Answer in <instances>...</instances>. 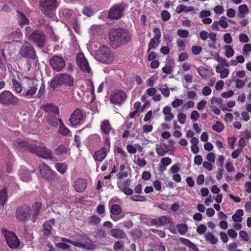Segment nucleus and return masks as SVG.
I'll list each match as a JSON object with an SVG mask.
<instances>
[{"mask_svg":"<svg viewBox=\"0 0 251 251\" xmlns=\"http://www.w3.org/2000/svg\"><path fill=\"white\" fill-rule=\"evenodd\" d=\"M110 44L114 48L124 45L131 39L130 32L125 28L111 29L109 33Z\"/></svg>","mask_w":251,"mask_h":251,"instance_id":"1","label":"nucleus"},{"mask_svg":"<svg viewBox=\"0 0 251 251\" xmlns=\"http://www.w3.org/2000/svg\"><path fill=\"white\" fill-rule=\"evenodd\" d=\"M65 85L73 86L74 79L70 75L66 74H59L55 75L50 82V86L53 90H56L60 86Z\"/></svg>","mask_w":251,"mask_h":251,"instance_id":"2","label":"nucleus"},{"mask_svg":"<svg viewBox=\"0 0 251 251\" xmlns=\"http://www.w3.org/2000/svg\"><path fill=\"white\" fill-rule=\"evenodd\" d=\"M96 58L101 63L110 64L113 61L114 57L110 49L108 47L103 45L97 51Z\"/></svg>","mask_w":251,"mask_h":251,"instance_id":"3","label":"nucleus"},{"mask_svg":"<svg viewBox=\"0 0 251 251\" xmlns=\"http://www.w3.org/2000/svg\"><path fill=\"white\" fill-rule=\"evenodd\" d=\"M127 7L128 4L123 2L114 4L109 10L108 18L111 20L122 18L125 14V10Z\"/></svg>","mask_w":251,"mask_h":251,"instance_id":"4","label":"nucleus"},{"mask_svg":"<svg viewBox=\"0 0 251 251\" xmlns=\"http://www.w3.org/2000/svg\"><path fill=\"white\" fill-rule=\"evenodd\" d=\"M43 13L50 18H53L55 14L58 2L56 0H45L41 2Z\"/></svg>","mask_w":251,"mask_h":251,"instance_id":"5","label":"nucleus"},{"mask_svg":"<svg viewBox=\"0 0 251 251\" xmlns=\"http://www.w3.org/2000/svg\"><path fill=\"white\" fill-rule=\"evenodd\" d=\"M19 102V99L9 91H4L0 94V103L1 104L16 105Z\"/></svg>","mask_w":251,"mask_h":251,"instance_id":"6","label":"nucleus"},{"mask_svg":"<svg viewBox=\"0 0 251 251\" xmlns=\"http://www.w3.org/2000/svg\"><path fill=\"white\" fill-rule=\"evenodd\" d=\"M1 232L4 235L7 244L10 248L15 249L19 247L20 240L13 232L2 229Z\"/></svg>","mask_w":251,"mask_h":251,"instance_id":"7","label":"nucleus"},{"mask_svg":"<svg viewBox=\"0 0 251 251\" xmlns=\"http://www.w3.org/2000/svg\"><path fill=\"white\" fill-rule=\"evenodd\" d=\"M28 39L40 48H43L45 46V36L41 31H34L29 35Z\"/></svg>","mask_w":251,"mask_h":251,"instance_id":"8","label":"nucleus"},{"mask_svg":"<svg viewBox=\"0 0 251 251\" xmlns=\"http://www.w3.org/2000/svg\"><path fill=\"white\" fill-rule=\"evenodd\" d=\"M31 207L28 205L19 206L16 211V218L21 222L28 220L30 217Z\"/></svg>","mask_w":251,"mask_h":251,"instance_id":"9","label":"nucleus"},{"mask_svg":"<svg viewBox=\"0 0 251 251\" xmlns=\"http://www.w3.org/2000/svg\"><path fill=\"white\" fill-rule=\"evenodd\" d=\"M85 116L82 110L79 108H76L71 114L69 118V121L73 126L81 125L85 121Z\"/></svg>","mask_w":251,"mask_h":251,"instance_id":"10","label":"nucleus"},{"mask_svg":"<svg viewBox=\"0 0 251 251\" xmlns=\"http://www.w3.org/2000/svg\"><path fill=\"white\" fill-rule=\"evenodd\" d=\"M126 97V94L123 90L118 89L111 93L110 100L113 104H121L125 101Z\"/></svg>","mask_w":251,"mask_h":251,"instance_id":"11","label":"nucleus"},{"mask_svg":"<svg viewBox=\"0 0 251 251\" xmlns=\"http://www.w3.org/2000/svg\"><path fill=\"white\" fill-rule=\"evenodd\" d=\"M34 152L32 153L45 159H52L53 158L51 151L44 146H35Z\"/></svg>","mask_w":251,"mask_h":251,"instance_id":"12","label":"nucleus"},{"mask_svg":"<svg viewBox=\"0 0 251 251\" xmlns=\"http://www.w3.org/2000/svg\"><path fill=\"white\" fill-rule=\"evenodd\" d=\"M50 63L52 69L56 72L62 71L65 66L64 59L62 56L56 55H54L50 58Z\"/></svg>","mask_w":251,"mask_h":251,"instance_id":"13","label":"nucleus"},{"mask_svg":"<svg viewBox=\"0 0 251 251\" xmlns=\"http://www.w3.org/2000/svg\"><path fill=\"white\" fill-rule=\"evenodd\" d=\"M41 176L48 181L54 180L56 173L51 170L46 164L43 163L39 166Z\"/></svg>","mask_w":251,"mask_h":251,"instance_id":"14","label":"nucleus"},{"mask_svg":"<svg viewBox=\"0 0 251 251\" xmlns=\"http://www.w3.org/2000/svg\"><path fill=\"white\" fill-rule=\"evenodd\" d=\"M27 88H24L23 96L27 99H31L36 94L37 90V81H29Z\"/></svg>","mask_w":251,"mask_h":251,"instance_id":"15","label":"nucleus"},{"mask_svg":"<svg viewBox=\"0 0 251 251\" xmlns=\"http://www.w3.org/2000/svg\"><path fill=\"white\" fill-rule=\"evenodd\" d=\"M19 53L22 57L26 58L34 59L37 57L35 50L31 46H23L20 48Z\"/></svg>","mask_w":251,"mask_h":251,"instance_id":"16","label":"nucleus"},{"mask_svg":"<svg viewBox=\"0 0 251 251\" xmlns=\"http://www.w3.org/2000/svg\"><path fill=\"white\" fill-rule=\"evenodd\" d=\"M76 62L79 68L84 71L90 74L91 69L88 62L84 57V54L79 53L77 55Z\"/></svg>","mask_w":251,"mask_h":251,"instance_id":"17","label":"nucleus"},{"mask_svg":"<svg viewBox=\"0 0 251 251\" xmlns=\"http://www.w3.org/2000/svg\"><path fill=\"white\" fill-rule=\"evenodd\" d=\"M14 145L17 147L23 149L29 152L32 153L34 152V148L35 145L30 144L28 142L24 139H18L14 143Z\"/></svg>","mask_w":251,"mask_h":251,"instance_id":"18","label":"nucleus"},{"mask_svg":"<svg viewBox=\"0 0 251 251\" xmlns=\"http://www.w3.org/2000/svg\"><path fill=\"white\" fill-rule=\"evenodd\" d=\"M122 211L121 206L117 204H113L110 208V218L115 222H117L124 217V216L119 217Z\"/></svg>","mask_w":251,"mask_h":251,"instance_id":"19","label":"nucleus"},{"mask_svg":"<svg viewBox=\"0 0 251 251\" xmlns=\"http://www.w3.org/2000/svg\"><path fill=\"white\" fill-rule=\"evenodd\" d=\"M87 186V181L82 178H77L74 182L73 186L75 190L78 193H82Z\"/></svg>","mask_w":251,"mask_h":251,"instance_id":"20","label":"nucleus"},{"mask_svg":"<svg viewBox=\"0 0 251 251\" xmlns=\"http://www.w3.org/2000/svg\"><path fill=\"white\" fill-rule=\"evenodd\" d=\"M108 151H109V149H107L106 147H102L94 152V159L96 161L102 162L105 158Z\"/></svg>","mask_w":251,"mask_h":251,"instance_id":"21","label":"nucleus"},{"mask_svg":"<svg viewBox=\"0 0 251 251\" xmlns=\"http://www.w3.org/2000/svg\"><path fill=\"white\" fill-rule=\"evenodd\" d=\"M69 151L67 147L64 145H60L54 150V153L61 160H63L65 159V155Z\"/></svg>","mask_w":251,"mask_h":251,"instance_id":"22","label":"nucleus"},{"mask_svg":"<svg viewBox=\"0 0 251 251\" xmlns=\"http://www.w3.org/2000/svg\"><path fill=\"white\" fill-rule=\"evenodd\" d=\"M58 114H48L46 118V122L51 126L57 127L58 125V121L60 122V120H61L57 118Z\"/></svg>","mask_w":251,"mask_h":251,"instance_id":"23","label":"nucleus"},{"mask_svg":"<svg viewBox=\"0 0 251 251\" xmlns=\"http://www.w3.org/2000/svg\"><path fill=\"white\" fill-rule=\"evenodd\" d=\"M42 204L40 202H36L32 205L31 208L32 211V221L35 222L37 217L39 215L42 209Z\"/></svg>","mask_w":251,"mask_h":251,"instance_id":"24","label":"nucleus"},{"mask_svg":"<svg viewBox=\"0 0 251 251\" xmlns=\"http://www.w3.org/2000/svg\"><path fill=\"white\" fill-rule=\"evenodd\" d=\"M110 233L112 237L117 239H124L126 237V233L121 229L113 228Z\"/></svg>","mask_w":251,"mask_h":251,"instance_id":"25","label":"nucleus"},{"mask_svg":"<svg viewBox=\"0 0 251 251\" xmlns=\"http://www.w3.org/2000/svg\"><path fill=\"white\" fill-rule=\"evenodd\" d=\"M100 129L105 134L109 133L112 130V127L108 120H103L101 122Z\"/></svg>","mask_w":251,"mask_h":251,"instance_id":"26","label":"nucleus"},{"mask_svg":"<svg viewBox=\"0 0 251 251\" xmlns=\"http://www.w3.org/2000/svg\"><path fill=\"white\" fill-rule=\"evenodd\" d=\"M17 16L19 24L21 26L25 24H29V20L25 16L23 13L18 10L17 11Z\"/></svg>","mask_w":251,"mask_h":251,"instance_id":"27","label":"nucleus"},{"mask_svg":"<svg viewBox=\"0 0 251 251\" xmlns=\"http://www.w3.org/2000/svg\"><path fill=\"white\" fill-rule=\"evenodd\" d=\"M11 82L13 91L17 94L21 93L23 91V87L21 82L15 78L12 79Z\"/></svg>","mask_w":251,"mask_h":251,"instance_id":"28","label":"nucleus"},{"mask_svg":"<svg viewBox=\"0 0 251 251\" xmlns=\"http://www.w3.org/2000/svg\"><path fill=\"white\" fill-rule=\"evenodd\" d=\"M84 249L89 250H93L96 248L97 246L95 245L93 241L89 237H85L84 238Z\"/></svg>","mask_w":251,"mask_h":251,"instance_id":"29","label":"nucleus"},{"mask_svg":"<svg viewBox=\"0 0 251 251\" xmlns=\"http://www.w3.org/2000/svg\"><path fill=\"white\" fill-rule=\"evenodd\" d=\"M160 43V40L156 39L155 38H152L151 39L150 42L148 44V49L147 52H149L151 50L156 49Z\"/></svg>","mask_w":251,"mask_h":251,"instance_id":"30","label":"nucleus"},{"mask_svg":"<svg viewBox=\"0 0 251 251\" xmlns=\"http://www.w3.org/2000/svg\"><path fill=\"white\" fill-rule=\"evenodd\" d=\"M56 170L61 174H64L68 169V166L65 163H56L55 164Z\"/></svg>","mask_w":251,"mask_h":251,"instance_id":"31","label":"nucleus"},{"mask_svg":"<svg viewBox=\"0 0 251 251\" xmlns=\"http://www.w3.org/2000/svg\"><path fill=\"white\" fill-rule=\"evenodd\" d=\"M8 200L7 189L4 188L0 191V204L3 206Z\"/></svg>","mask_w":251,"mask_h":251,"instance_id":"32","label":"nucleus"},{"mask_svg":"<svg viewBox=\"0 0 251 251\" xmlns=\"http://www.w3.org/2000/svg\"><path fill=\"white\" fill-rule=\"evenodd\" d=\"M243 214V210L241 209H238L236 211L235 213L232 216V219L234 222L240 223L243 220L242 216Z\"/></svg>","mask_w":251,"mask_h":251,"instance_id":"33","label":"nucleus"},{"mask_svg":"<svg viewBox=\"0 0 251 251\" xmlns=\"http://www.w3.org/2000/svg\"><path fill=\"white\" fill-rule=\"evenodd\" d=\"M149 246L151 249L155 251H166L164 246L161 243L156 244L154 242H151Z\"/></svg>","mask_w":251,"mask_h":251,"instance_id":"34","label":"nucleus"},{"mask_svg":"<svg viewBox=\"0 0 251 251\" xmlns=\"http://www.w3.org/2000/svg\"><path fill=\"white\" fill-rule=\"evenodd\" d=\"M44 109L48 114L59 113V109L57 107L51 104H47L45 105Z\"/></svg>","mask_w":251,"mask_h":251,"instance_id":"35","label":"nucleus"},{"mask_svg":"<svg viewBox=\"0 0 251 251\" xmlns=\"http://www.w3.org/2000/svg\"><path fill=\"white\" fill-rule=\"evenodd\" d=\"M58 132L62 135L66 136L70 132L69 129L64 126L61 120H60V126Z\"/></svg>","mask_w":251,"mask_h":251,"instance_id":"36","label":"nucleus"},{"mask_svg":"<svg viewBox=\"0 0 251 251\" xmlns=\"http://www.w3.org/2000/svg\"><path fill=\"white\" fill-rule=\"evenodd\" d=\"M205 239L206 241H208L211 244H216L218 242L217 238L215 237L214 235L210 232L205 234Z\"/></svg>","mask_w":251,"mask_h":251,"instance_id":"37","label":"nucleus"},{"mask_svg":"<svg viewBox=\"0 0 251 251\" xmlns=\"http://www.w3.org/2000/svg\"><path fill=\"white\" fill-rule=\"evenodd\" d=\"M52 225L50 222H46L43 225V232L45 235H49L51 233Z\"/></svg>","mask_w":251,"mask_h":251,"instance_id":"38","label":"nucleus"},{"mask_svg":"<svg viewBox=\"0 0 251 251\" xmlns=\"http://www.w3.org/2000/svg\"><path fill=\"white\" fill-rule=\"evenodd\" d=\"M178 232L180 235H184L188 230V226L186 224H178L176 225Z\"/></svg>","mask_w":251,"mask_h":251,"instance_id":"39","label":"nucleus"},{"mask_svg":"<svg viewBox=\"0 0 251 251\" xmlns=\"http://www.w3.org/2000/svg\"><path fill=\"white\" fill-rule=\"evenodd\" d=\"M212 129L217 132H222L225 128L224 125L220 121H216L215 124L212 126Z\"/></svg>","mask_w":251,"mask_h":251,"instance_id":"40","label":"nucleus"},{"mask_svg":"<svg viewBox=\"0 0 251 251\" xmlns=\"http://www.w3.org/2000/svg\"><path fill=\"white\" fill-rule=\"evenodd\" d=\"M95 236L100 238H105L107 236L106 231L102 228H98L95 231Z\"/></svg>","mask_w":251,"mask_h":251,"instance_id":"41","label":"nucleus"},{"mask_svg":"<svg viewBox=\"0 0 251 251\" xmlns=\"http://www.w3.org/2000/svg\"><path fill=\"white\" fill-rule=\"evenodd\" d=\"M224 49H226L225 55L227 57L230 58L233 55L234 52L231 46L230 45H226Z\"/></svg>","mask_w":251,"mask_h":251,"instance_id":"42","label":"nucleus"},{"mask_svg":"<svg viewBox=\"0 0 251 251\" xmlns=\"http://www.w3.org/2000/svg\"><path fill=\"white\" fill-rule=\"evenodd\" d=\"M180 240L184 245L187 246L188 247L193 250L196 249V247L195 245L189 240L185 238H181Z\"/></svg>","mask_w":251,"mask_h":251,"instance_id":"43","label":"nucleus"},{"mask_svg":"<svg viewBox=\"0 0 251 251\" xmlns=\"http://www.w3.org/2000/svg\"><path fill=\"white\" fill-rule=\"evenodd\" d=\"M157 222L159 223V226L166 225L170 223V220L168 216H161L157 219Z\"/></svg>","mask_w":251,"mask_h":251,"instance_id":"44","label":"nucleus"},{"mask_svg":"<svg viewBox=\"0 0 251 251\" xmlns=\"http://www.w3.org/2000/svg\"><path fill=\"white\" fill-rule=\"evenodd\" d=\"M239 11L241 15H239L240 18L244 17V14L249 12V9L246 4H242L239 6Z\"/></svg>","mask_w":251,"mask_h":251,"instance_id":"45","label":"nucleus"},{"mask_svg":"<svg viewBox=\"0 0 251 251\" xmlns=\"http://www.w3.org/2000/svg\"><path fill=\"white\" fill-rule=\"evenodd\" d=\"M163 39L167 46L170 47H173V39L169 34H166L163 35Z\"/></svg>","mask_w":251,"mask_h":251,"instance_id":"46","label":"nucleus"},{"mask_svg":"<svg viewBox=\"0 0 251 251\" xmlns=\"http://www.w3.org/2000/svg\"><path fill=\"white\" fill-rule=\"evenodd\" d=\"M198 71L199 75L202 78H205L207 76L208 70L203 66L198 68Z\"/></svg>","mask_w":251,"mask_h":251,"instance_id":"47","label":"nucleus"},{"mask_svg":"<svg viewBox=\"0 0 251 251\" xmlns=\"http://www.w3.org/2000/svg\"><path fill=\"white\" fill-rule=\"evenodd\" d=\"M156 151L159 156H163L167 152V151L163 149L161 145L158 144L156 145Z\"/></svg>","mask_w":251,"mask_h":251,"instance_id":"48","label":"nucleus"},{"mask_svg":"<svg viewBox=\"0 0 251 251\" xmlns=\"http://www.w3.org/2000/svg\"><path fill=\"white\" fill-rule=\"evenodd\" d=\"M130 199L134 201H147L144 196L141 195H132L130 196Z\"/></svg>","mask_w":251,"mask_h":251,"instance_id":"49","label":"nucleus"},{"mask_svg":"<svg viewBox=\"0 0 251 251\" xmlns=\"http://www.w3.org/2000/svg\"><path fill=\"white\" fill-rule=\"evenodd\" d=\"M226 18L223 16L221 17L219 21V25L224 28H227L228 26V24L226 22Z\"/></svg>","mask_w":251,"mask_h":251,"instance_id":"50","label":"nucleus"},{"mask_svg":"<svg viewBox=\"0 0 251 251\" xmlns=\"http://www.w3.org/2000/svg\"><path fill=\"white\" fill-rule=\"evenodd\" d=\"M101 222L100 218L97 215H93L90 218L89 223L92 224H98Z\"/></svg>","mask_w":251,"mask_h":251,"instance_id":"51","label":"nucleus"},{"mask_svg":"<svg viewBox=\"0 0 251 251\" xmlns=\"http://www.w3.org/2000/svg\"><path fill=\"white\" fill-rule=\"evenodd\" d=\"M83 15L88 17H90L93 13V10L89 7H84L82 11Z\"/></svg>","mask_w":251,"mask_h":251,"instance_id":"52","label":"nucleus"},{"mask_svg":"<svg viewBox=\"0 0 251 251\" xmlns=\"http://www.w3.org/2000/svg\"><path fill=\"white\" fill-rule=\"evenodd\" d=\"M161 17L164 21H168L171 18V15L169 12L167 10H163L161 12Z\"/></svg>","mask_w":251,"mask_h":251,"instance_id":"53","label":"nucleus"},{"mask_svg":"<svg viewBox=\"0 0 251 251\" xmlns=\"http://www.w3.org/2000/svg\"><path fill=\"white\" fill-rule=\"evenodd\" d=\"M121 191L127 196H132L133 193V191L132 189L126 186H124L122 189Z\"/></svg>","mask_w":251,"mask_h":251,"instance_id":"54","label":"nucleus"},{"mask_svg":"<svg viewBox=\"0 0 251 251\" xmlns=\"http://www.w3.org/2000/svg\"><path fill=\"white\" fill-rule=\"evenodd\" d=\"M177 35L181 38H186L189 35V32L187 30L178 29L177 31Z\"/></svg>","mask_w":251,"mask_h":251,"instance_id":"55","label":"nucleus"},{"mask_svg":"<svg viewBox=\"0 0 251 251\" xmlns=\"http://www.w3.org/2000/svg\"><path fill=\"white\" fill-rule=\"evenodd\" d=\"M178 121L181 124H184L186 122V115L184 113H179L177 116Z\"/></svg>","mask_w":251,"mask_h":251,"instance_id":"56","label":"nucleus"},{"mask_svg":"<svg viewBox=\"0 0 251 251\" xmlns=\"http://www.w3.org/2000/svg\"><path fill=\"white\" fill-rule=\"evenodd\" d=\"M207 227L205 225L201 224L197 227V232L200 234H202L206 231Z\"/></svg>","mask_w":251,"mask_h":251,"instance_id":"57","label":"nucleus"},{"mask_svg":"<svg viewBox=\"0 0 251 251\" xmlns=\"http://www.w3.org/2000/svg\"><path fill=\"white\" fill-rule=\"evenodd\" d=\"M183 103V101L181 99H176L172 102V105L174 108H176L181 105Z\"/></svg>","mask_w":251,"mask_h":251,"instance_id":"58","label":"nucleus"},{"mask_svg":"<svg viewBox=\"0 0 251 251\" xmlns=\"http://www.w3.org/2000/svg\"><path fill=\"white\" fill-rule=\"evenodd\" d=\"M176 43L179 51L184 50H185L186 46L183 41L181 39H178L176 41Z\"/></svg>","mask_w":251,"mask_h":251,"instance_id":"59","label":"nucleus"},{"mask_svg":"<svg viewBox=\"0 0 251 251\" xmlns=\"http://www.w3.org/2000/svg\"><path fill=\"white\" fill-rule=\"evenodd\" d=\"M192 52L195 55L199 54L202 50V48L199 46H193L192 47Z\"/></svg>","mask_w":251,"mask_h":251,"instance_id":"60","label":"nucleus"},{"mask_svg":"<svg viewBox=\"0 0 251 251\" xmlns=\"http://www.w3.org/2000/svg\"><path fill=\"white\" fill-rule=\"evenodd\" d=\"M153 32L155 34L154 36V38H155L156 39H160L161 37V33L160 31V29L158 27H155L153 29Z\"/></svg>","mask_w":251,"mask_h":251,"instance_id":"61","label":"nucleus"},{"mask_svg":"<svg viewBox=\"0 0 251 251\" xmlns=\"http://www.w3.org/2000/svg\"><path fill=\"white\" fill-rule=\"evenodd\" d=\"M124 247L123 242L122 241H116L115 242L113 246V249L115 251L121 250Z\"/></svg>","mask_w":251,"mask_h":251,"instance_id":"62","label":"nucleus"},{"mask_svg":"<svg viewBox=\"0 0 251 251\" xmlns=\"http://www.w3.org/2000/svg\"><path fill=\"white\" fill-rule=\"evenodd\" d=\"M172 163V160L170 158L167 157L163 158L160 161V163L165 166H168Z\"/></svg>","mask_w":251,"mask_h":251,"instance_id":"63","label":"nucleus"},{"mask_svg":"<svg viewBox=\"0 0 251 251\" xmlns=\"http://www.w3.org/2000/svg\"><path fill=\"white\" fill-rule=\"evenodd\" d=\"M239 236L243 240H244L245 241H248L249 239V236H248V233L244 231V230H241L240 232H239Z\"/></svg>","mask_w":251,"mask_h":251,"instance_id":"64","label":"nucleus"}]
</instances>
